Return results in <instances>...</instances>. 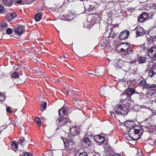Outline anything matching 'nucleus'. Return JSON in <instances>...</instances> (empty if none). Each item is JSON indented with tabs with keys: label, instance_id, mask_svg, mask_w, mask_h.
<instances>
[{
	"label": "nucleus",
	"instance_id": "f257e3e1",
	"mask_svg": "<svg viewBox=\"0 0 156 156\" xmlns=\"http://www.w3.org/2000/svg\"><path fill=\"white\" fill-rule=\"evenodd\" d=\"M61 139H62L64 142L65 147L67 150H70L73 149L75 147V144L77 142L78 140L77 138L75 139L74 136L68 137V139L61 137Z\"/></svg>",
	"mask_w": 156,
	"mask_h": 156
},
{
	"label": "nucleus",
	"instance_id": "f03ea898",
	"mask_svg": "<svg viewBox=\"0 0 156 156\" xmlns=\"http://www.w3.org/2000/svg\"><path fill=\"white\" fill-rule=\"evenodd\" d=\"M121 101L118 105V106L115 108V113L118 115H122L123 116H125L129 112L127 105L125 104L122 105L123 102L121 104Z\"/></svg>",
	"mask_w": 156,
	"mask_h": 156
},
{
	"label": "nucleus",
	"instance_id": "7ed1b4c3",
	"mask_svg": "<svg viewBox=\"0 0 156 156\" xmlns=\"http://www.w3.org/2000/svg\"><path fill=\"white\" fill-rule=\"evenodd\" d=\"M67 122V118L66 117L61 116L58 118V119L56 120V123L58 124V126L56 130V133H59L60 131L63 133H64V131L62 130L61 129L59 130L60 129H58V126L61 127L64 126Z\"/></svg>",
	"mask_w": 156,
	"mask_h": 156
},
{
	"label": "nucleus",
	"instance_id": "20e7f679",
	"mask_svg": "<svg viewBox=\"0 0 156 156\" xmlns=\"http://www.w3.org/2000/svg\"><path fill=\"white\" fill-rule=\"evenodd\" d=\"M70 133L71 135L69 136V137L74 136L75 139L77 138V140H78L79 136H78L80 131V129L79 126H75L72 127L69 129Z\"/></svg>",
	"mask_w": 156,
	"mask_h": 156
},
{
	"label": "nucleus",
	"instance_id": "39448f33",
	"mask_svg": "<svg viewBox=\"0 0 156 156\" xmlns=\"http://www.w3.org/2000/svg\"><path fill=\"white\" fill-rule=\"evenodd\" d=\"M94 141L98 143V145H101L102 144L107 145L108 141L105 140V138L100 134L95 136H94Z\"/></svg>",
	"mask_w": 156,
	"mask_h": 156
},
{
	"label": "nucleus",
	"instance_id": "423d86ee",
	"mask_svg": "<svg viewBox=\"0 0 156 156\" xmlns=\"http://www.w3.org/2000/svg\"><path fill=\"white\" fill-rule=\"evenodd\" d=\"M84 8L86 12H90L89 13H87V14H89V15H95V16H95L96 18L99 17L98 15L96 13V9L93 5H89L86 6V7Z\"/></svg>",
	"mask_w": 156,
	"mask_h": 156
},
{
	"label": "nucleus",
	"instance_id": "0eeeda50",
	"mask_svg": "<svg viewBox=\"0 0 156 156\" xmlns=\"http://www.w3.org/2000/svg\"><path fill=\"white\" fill-rule=\"evenodd\" d=\"M91 143V140L87 137L83 138L80 141L81 145L85 148H88L90 145Z\"/></svg>",
	"mask_w": 156,
	"mask_h": 156
},
{
	"label": "nucleus",
	"instance_id": "6e6552de",
	"mask_svg": "<svg viewBox=\"0 0 156 156\" xmlns=\"http://www.w3.org/2000/svg\"><path fill=\"white\" fill-rule=\"evenodd\" d=\"M129 34V31L127 30H123L119 34L118 38L120 40H124L128 38Z\"/></svg>",
	"mask_w": 156,
	"mask_h": 156
},
{
	"label": "nucleus",
	"instance_id": "1a4fd4ad",
	"mask_svg": "<svg viewBox=\"0 0 156 156\" xmlns=\"http://www.w3.org/2000/svg\"><path fill=\"white\" fill-rule=\"evenodd\" d=\"M148 55L151 58L156 57V48H151L148 50Z\"/></svg>",
	"mask_w": 156,
	"mask_h": 156
},
{
	"label": "nucleus",
	"instance_id": "9d476101",
	"mask_svg": "<svg viewBox=\"0 0 156 156\" xmlns=\"http://www.w3.org/2000/svg\"><path fill=\"white\" fill-rule=\"evenodd\" d=\"M119 28H114L111 29V31L109 34V37L112 38H114L118 34L119 32Z\"/></svg>",
	"mask_w": 156,
	"mask_h": 156
},
{
	"label": "nucleus",
	"instance_id": "9b49d317",
	"mask_svg": "<svg viewBox=\"0 0 156 156\" xmlns=\"http://www.w3.org/2000/svg\"><path fill=\"white\" fill-rule=\"evenodd\" d=\"M121 45H122V48L119 50V52H124L127 50L129 48L130 46L128 43H122L119 44L118 47Z\"/></svg>",
	"mask_w": 156,
	"mask_h": 156
},
{
	"label": "nucleus",
	"instance_id": "f8f14e48",
	"mask_svg": "<svg viewBox=\"0 0 156 156\" xmlns=\"http://www.w3.org/2000/svg\"><path fill=\"white\" fill-rule=\"evenodd\" d=\"M109 42L106 38L102 39L98 44V46L101 47V48L103 49L108 46Z\"/></svg>",
	"mask_w": 156,
	"mask_h": 156
},
{
	"label": "nucleus",
	"instance_id": "ddd939ff",
	"mask_svg": "<svg viewBox=\"0 0 156 156\" xmlns=\"http://www.w3.org/2000/svg\"><path fill=\"white\" fill-rule=\"evenodd\" d=\"M24 26L20 25H17V27L15 28V31L17 35H20L23 32Z\"/></svg>",
	"mask_w": 156,
	"mask_h": 156
},
{
	"label": "nucleus",
	"instance_id": "4468645a",
	"mask_svg": "<svg viewBox=\"0 0 156 156\" xmlns=\"http://www.w3.org/2000/svg\"><path fill=\"white\" fill-rule=\"evenodd\" d=\"M125 126L128 128L131 129V128L136 127L135 121H127L124 123Z\"/></svg>",
	"mask_w": 156,
	"mask_h": 156
},
{
	"label": "nucleus",
	"instance_id": "2eb2a0df",
	"mask_svg": "<svg viewBox=\"0 0 156 156\" xmlns=\"http://www.w3.org/2000/svg\"><path fill=\"white\" fill-rule=\"evenodd\" d=\"M148 15L146 12L143 13L138 18V20L140 22H143L145 21L147 19Z\"/></svg>",
	"mask_w": 156,
	"mask_h": 156
},
{
	"label": "nucleus",
	"instance_id": "dca6fc26",
	"mask_svg": "<svg viewBox=\"0 0 156 156\" xmlns=\"http://www.w3.org/2000/svg\"><path fill=\"white\" fill-rule=\"evenodd\" d=\"M143 96H141V95H139L138 97L139 100V102L140 104V105H138V108H142L143 107L144 105H140L144 103V102L145 101V98L143 97V96H144V95L142 94Z\"/></svg>",
	"mask_w": 156,
	"mask_h": 156
},
{
	"label": "nucleus",
	"instance_id": "f3484780",
	"mask_svg": "<svg viewBox=\"0 0 156 156\" xmlns=\"http://www.w3.org/2000/svg\"><path fill=\"white\" fill-rule=\"evenodd\" d=\"M68 111L66 108L62 107L58 110L59 115L62 117L63 116L66 115L67 114Z\"/></svg>",
	"mask_w": 156,
	"mask_h": 156
},
{
	"label": "nucleus",
	"instance_id": "a211bd4d",
	"mask_svg": "<svg viewBox=\"0 0 156 156\" xmlns=\"http://www.w3.org/2000/svg\"><path fill=\"white\" fill-rule=\"evenodd\" d=\"M17 14L15 12L11 13L8 14L6 16V19L7 21L10 22L13 18L16 17Z\"/></svg>",
	"mask_w": 156,
	"mask_h": 156
},
{
	"label": "nucleus",
	"instance_id": "6ab92c4d",
	"mask_svg": "<svg viewBox=\"0 0 156 156\" xmlns=\"http://www.w3.org/2000/svg\"><path fill=\"white\" fill-rule=\"evenodd\" d=\"M103 75V70L100 68H97L95 70V76H99Z\"/></svg>",
	"mask_w": 156,
	"mask_h": 156
},
{
	"label": "nucleus",
	"instance_id": "aec40b11",
	"mask_svg": "<svg viewBox=\"0 0 156 156\" xmlns=\"http://www.w3.org/2000/svg\"><path fill=\"white\" fill-rule=\"evenodd\" d=\"M156 74V65L153 66L152 68L149 70L148 75L150 76H152Z\"/></svg>",
	"mask_w": 156,
	"mask_h": 156
},
{
	"label": "nucleus",
	"instance_id": "412c9836",
	"mask_svg": "<svg viewBox=\"0 0 156 156\" xmlns=\"http://www.w3.org/2000/svg\"><path fill=\"white\" fill-rule=\"evenodd\" d=\"M147 93L148 95H150L152 98H154L156 97V90L155 89H149Z\"/></svg>",
	"mask_w": 156,
	"mask_h": 156
},
{
	"label": "nucleus",
	"instance_id": "4be33fe9",
	"mask_svg": "<svg viewBox=\"0 0 156 156\" xmlns=\"http://www.w3.org/2000/svg\"><path fill=\"white\" fill-rule=\"evenodd\" d=\"M143 129L139 126H137V135L139 136L137 138V140L140 138V136L143 133Z\"/></svg>",
	"mask_w": 156,
	"mask_h": 156
},
{
	"label": "nucleus",
	"instance_id": "5701e85b",
	"mask_svg": "<svg viewBox=\"0 0 156 156\" xmlns=\"http://www.w3.org/2000/svg\"><path fill=\"white\" fill-rule=\"evenodd\" d=\"M11 149L15 151L17 150L18 148V145L17 142L15 141H12L11 143Z\"/></svg>",
	"mask_w": 156,
	"mask_h": 156
},
{
	"label": "nucleus",
	"instance_id": "b1692460",
	"mask_svg": "<svg viewBox=\"0 0 156 156\" xmlns=\"http://www.w3.org/2000/svg\"><path fill=\"white\" fill-rule=\"evenodd\" d=\"M135 90L133 88H128L126 90V93L128 95H131L135 93Z\"/></svg>",
	"mask_w": 156,
	"mask_h": 156
},
{
	"label": "nucleus",
	"instance_id": "393cba45",
	"mask_svg": "<svg viewBox=\"0 0 156 156\" xmlns=\"http://www.w3.org/2000/svg\"><path fill=\"white\" fill-rule=\"evenodd\" d=\"M138 58V61L140 64L144 63L147 59L146 58L145 56H139Z\"/></svg>",
	"mask_w": 156,
	"mask_h": 156
},
{
	"label": "nucleus",
	"instance_id": "a878e982",
	"mask_svg": "<svg viewBox=\"0 0 156 156\" xmlns=\"http://www.w3.org/2000/svg\"><path fill=\"white\" fill-rule=\"evenodd\" d=\"M42 15L40 12L36 14L34 16L35 20L37 22L40 21L42 18Z\"/></svg>",
	"mask_w": 156,
	"mask_h": 156
},
{
	"label": "nucleus",
	"instance_id": "bb28decb",
	"mask_svg": "<svg viewBox=\"0 0 156 156\" xmlns=\"http://www.w3.org/2000/svg\"><path fill=\"white\" fill-rule=\"evenodd\" d=\"M3 2L6 5L10 6L12 4L13 0H3Z\"/></svg>",
	"mask_w": 156,
	"mask_h": 156
},
{
	"label": "nucleus",
	"instance_id": "cd10ccee",
	"mask_svg": "<svg viewBox=\"0 0 156 156\" xmlns=\"http://www.w3.org/2000/svg\"><path fill=\"white\" fill-rule=\"evenodd\" d=\"M136 127H134L131 128L129 130V133L130 134H134L135 135L136 134V129L135 128Z\"/></svg>",
	"mask_w": 156,
	"mask_h": 156
},
{
	"label": "nucleus",
	"instance_id": "c85d7f7f",
	"mask_svg": "<svg viewBox=\"0 0 156 156\" xmlns=\"http://www.w3.org/2000/svg\"><path fill=\"white\" fill-rule=\"evenodd\" d=\"M139 28L140 30L141 31H138L137 30V37L138 36H141L145 34V32L144 31L142 28L139 27Z\"/></svg>",
	"mask_w": 156,
	"mask_h": 156
},
{
	"label": "nucleus",
	"instance_id": "c756f323",
	"mask_svg": "<svg viewBox=\"0 0 156 156\" xmlns=\"http://www.w3.org/2000/svg\"><path fill=\"white\" fill-rule=\"evenodd\" d=\"M36 1V0H24L23 2H22L21 3L22 4H30Z\"/></svg>",
	"mask_w": 156,
	"mask_h": 156
},
{
	"label": "nucleus",
	"instance_id": "7c9ffc66",
	"mask_svg": "<svg viewBox=\"0 0 156 156\" xmlns=\"http://www.w3.org/2000/svg\"><path fill=\"white\" fill-rule=\"evenodd\" d=\"M74 16H75L71 13H68L67 15L68 20H73L74 18Z\"/></svg>",
	"mask_w": 156,
	"mask_h": 156
},
{
	"label": "nucleus",
	"instance_id": "2f4dec72",
	"mask_svg": "<svg viewBox=\"0 0 156 156\" xmlns=\"http://www.w3.org/2000/svg\"><path fill=\"white\" fill-rule=\"evenodd\" d=\"M146 88L147 89L150 88H155L156 89V84H148L146 86Z\"/></svg>",
	"mask_w": 156,
	"mask_h": 156
},
{
	"label": "nucleus",
	"instance_id": "473e14b6",
	"mask_svg": "<svg viewBox=\"0 0 156 156\" xmlns=\"http://www.w3.org/2000/svg\"><path fill=\"white\" fill-rule=\"evenodd\" d=\"M47 103L45 101L42 103L41 106V108L43 109V110H41L42 111H44L47 107Z\"/></svg>",
	"mask_w": 156,
	"mask_h": 156
},
{
	"label": "nucleus",
	"instance_id": "72a5a7b5",
	"mask_svg": "<svg viewBox=\"0 0 156 156\" xmlns=\"http://www.w3.org/2000/svg\"><path fill=\"white\" fill-rule=\"evenodd\" d=\"M127 94L126 93H122L121 95V99L122 101H123L124 100H126V99L127 97Z\"/></svg>",
	"mask_w": 156,
	"mask_h": 156
},
{
	"label": "nucleus",
	"instance_id": "f704fd0d",
	"mask_svg": "<svg viewBox=\"0 0 156 156\" xmlns=\"http://www.w3.org/2000/svg\"><path fill=\"white\" fill-rule=\"evenodd\" d=\"M35 122L37 123V124L39 126H41V119L39 118L36 117L34 119Z\"/></svg>",
	"mask_w": 156,
	"mask_h": 156
},
{
	"label": "nucleus",
	"instance_id": "c9c22d12",
	"mask_svg": "<svg viewBox=\"0 0 156 156\" xmlns=\"http://www.w3.org/2000/svg\"><path fill=\"white\" fill-rule=\"evenodd\" d=\"M35 73H36L37 75H44V72L40 69L36 70H35Z\"/></svg>",
	"mask_w": 156,
	"mask_h": 156
},
{
	"label": "nucleus",
	"instance_id": "e433bc0d",
	"mask_svg": "<svg viewBox=\"0 0 156 156\" xmlns=\"http://www.w3.org/2000/svg\"><path fill=\"white\" fill-rule=\"evenodd\" d=\"M132 51L131 50H128L126 52H123V53H122L121 56H124L127 55H129V54L131 53Z\"/></svg>",
	"mask_w": 156,
	"mask_h": 156
},
{
	"label": "nucleus",
	"instance_id": "4c0bfd02",
	"mask_svg": "<svg viewBox=\"0 0 156 156\" xmlns=\"http://www.w3.org/2000/svg\"><path fill=\"white\" fill-rule=\"evenodd\" d=\"M25 141L24 138L23 137H22L21 139L18 142V143L19 144L23 146L25 144Z\"/></svg>",
	"mask_w": 156,
	"mask_h": 156
},
{
	"label": "nucleus",
	"instance_id": "58836bf2",
	"mask_svg": "<svg viewBox=\"0 0 156 156\" xmlns=\"http://www.w3.org/2000/svg\"><path fill=\"white\" fill-rule=\"evenodd\" d=\"M19 76L16 72H15L12 74V77L13 78H18L19 77Z\"/></svg>",
	"mask_w": 156,
	"mask_h": 156
},
{
	"label": "nucleus",
	"instance_id": "ea45409f",
	"mask_svg": "<svg viewBox=\"0 0 156 156\" xmlns=\"http://www.w3.org/2000/svg\"><path fill=\"white\" fill-rule=\"evenodd\" d=\"M5 98V96L2 93L0 94V101H3Z\"/></svg>",
	"mask_w": 156,
	"mask_h": 156
},
{
	"label": "nucleus",
	"instance_id": "a19ab883",
	"mask_svg": "<svg viewBox=\"0 0 156 156\" xmlns=\"http://www.w3.org/2000/svg\"><path fill=\"white\" fill-rule=\"evenodd\" d=\"M156 141H154L152 139H149L148 140V142L149 144L151 145H154V144H156Z\"/></svg>",
	"mask_w": 156,
	"mask_h": 156
},
{
	"label": "nucleus",
	"instance_id": "79ce46f5",
	"mask_svg": "<svg viewBox=\"0 0 156 156\" xmlns=\"http://www.w3.org/2000/svg\"><path fill=\"white\" fill-rule=\"evenodd\" d=\"M103 87H101L100 88L99 92L100 94L104 96L105 94V90L103 89Z\"/></svg>",
	"mask_w": 156,
	"mask_h": 156
},
{
	"label": "nucleus",
	"instance_id": "37998d69",
	"mask_svg": "<svg viewBox=\"0 0 156 156\" xmlns=\"http://www.w3.org/2000/svg\"><path fill=\"white\" fill-rule=\"evenodd\" d=\"M78 156H88L87 153L85 151H83L82 152H80L79 153V154Z\"/></svg>",
	"mask_w": 156,
	"mask_h": 156
},
{
	"label": "nucleus",
	"instance_id": "c03bdc74",
	"mask_svg": "<svg viewBox=\"0 0 156 156\" xmlns=\"http://www.w3.org/2000/svg\"><path fill=\"white\" fill-rule=\"evenodd\" d=\"M145 81L144 80H142L140 81L139 85L141 86H143L145 83Z\"/></svg>",
	"mask_w": 156,
	"mask_h": 156
},
{
	"label": "nucleus",
	"instance_id": "a18cd8bd",
	"mask_svg": "<svg viewBox=\"0 0 156 156\" xmlns=\"http://www.w3.org/2000/svg\"><path fill=\"white\" fill-rule=\"evenodd\" d=\"M122 59L124 60H129L130 59V57L129 55H127L124 56H122Z\"/></svg>",
	"mask_w": 156,
	"mask_h": 156
},
{
	"label": "nucleus",
	"instance_id": "49530a36",
	"mask_svg": "<svg viewBox=\"0 0 156 156\" xmlns=\"http://www.w3.org/2000/svg\"><path fill=\"white\" fill-rule=\"evenodd\" d=\"M23 154H24V156H33V154L30 153L28 152H23Z\"/></svg>",
	"mask_w": 156,
	"mask_h": 156
},
{
	"label": "nucleus",
	"instance_id": "de8ad7c7",
	"mask_svg": "<svg viewBox=\"0 0 156 156\" xmlns=\"http://www.w3.org/2000/svg\"><path fill=\"white\" fill-rule=\"evenodd\" d=\"M107 155L110 156L112 155L113 153V151L112 150L109 149L107 151Z\"/></svg>",
	"mask_w": 156,
	"mask_h": 156
},
{
	"label": "nucleus",
	"instance_id": "09e8293b",
	"mask_svg": "<svg viewBox=\"0 0 156 156\" xmlns=\"http://www.w3.org/2000/svg\"><path fill=\"white\" fill-rule=\"evenodd\" d=\"M6 32L8 34H11L12 33V30L11 28H8L6 30Z\"/></svg>",
	"mask_w": 156,
	"mask_h": 156
},
{
	"label": "nucleus",
	"instance_id": "8fccbe9b",
	"mask_svg": "<svg viewBox=\"0 0 156 156\" xmlns=\"http://www.w3.org/2000/svg\"><path fill=\"white\" fill-rule=\"evenodd\" d=\"M130 95H127V97L126 98V102H127L128 101H131V97L129 96Z\"/></svg>",
	"mask_w": 156,
	"mask_h": 156
},
{
	"label": "nucleus",
	"instance_id": "3c124183",
	"mask_svg": "<svg viewBox=\"0 0 156 156\" xmlns=\"http://www.w3.org/2000/svg\"><path fill=\"white\" fill-rule=\"evenodd\" d=\"M6 111L7 112H8L10 113H12V112L11 110L10 107H8L6 108Z\"/></svg>",
	"mask_w": 156,
	"mask_h": 156
},
{
	"label": "nucleus",
	"instance_id": "603ef678",
	"mask_svg": "<svg viewBox=\"0 0 156 156\" xmlns=\"http://www.w3.org/2000/svg\"><path fill=\"white\" fill-rule=\"evenodd\" d=\"M4 9V7L2 5H0V13L2 12Z\"/></svg>",
	"mask_w": 156,
	"mask_h": 156
},
{
	"label": "nucleus",
	"instance_id": "864d4df0",
	"mask_svg": "<svg viewBox=\"0 0 156 156\" xmlns=\"http://www.w3.org/2000/svg\"><path fill=\"white\" fill-rule=\"evenodd\" d=\"M14 2L18 4H20L22 3V0H13Z\"/></svg>",
	"mask_w": 156,
	"mask_h": 156
},
{
	"label": "nucleus",
	"instance_id": "5fc2aeb1",
	"mask_svg": "<svg viewBox=\"0 0 156 156\" xmlns=\"http://www.w3.org/2000/svg\"><path fill=\"white\" fill-rule=\"evenodd\" d=\"M119 26V24H116L113 25V26L112 27V28H111V29H112L114 28H118V27Z\"/></svg>",
	"mask_w": 156,
	"mask_h": 156
},
{
	"label": "nucleus",
	"instance_id": "6e6d98bb",
	"mask_svg": "<svg viewBox=\"0 0 156 156\" xmlns=\"http://www.w3.org/2000/svg\"><path fill=\"white\" fill-rule=\"evenodd\" d=\"M67 58V57L66 56L65 54H63L62 56H61V59H62V58Z\"/></svg>",
	"mask_w": 156,
	"mask_h": 156
},
{
	"label": "nucleus",
	"instance_id": "4d7b16f0",
	"mask_svg": "<svg viewBox=\"0 0 156 156\" xmlns=\"http://www.w3.org/2000/svg\"><path fill=\"white\" fill-rule=\"evenodd\" d=\"M112 156H121L119 154H115L112 155Z\"/></svg>",
	"mask_w": 156,
	"mask_h": 156
},
{
	"label": "nucleus",
	"instance_id": "13d9d810",
	"mask_svg": "<svg viewBox=\"0 0 156 156\" xmlns=\"http://www.w3.org/2000/svg\"><path fill=\"white\" fill-rule=\"evenodd\" d=\"M88 76L90 75H91L93 77V76L95 75V74H94L93 73H88L87 74Z\"/></svg>",
	"mask_w": 156,
	"mask_h": 156
},
{
	"label": "nucleus",
	"instance_id": "bf43d9fd",
	"mask_svg": "<svg viewBox=\"0 0 156 156\" xmlns=\"http://www.w3.org/2000/svg\"><path fill=\"white\" fill-rule=\"evenodd\" d=\"M44 156H51L49 154H46L45 155H44Z\"/></svg>",
	"mask_w": 156,
	"mask_h": 156
},
{
	"label": "nucleus",
	"instance_id": "052dcab7",
	"mask_svg": "<svg viewBox=\"0 0 156 156\" xmlns=\"http://www.w3.org/2000/svg\"><path fill=\"white\" fill-rule=\"evenodd\" d=\"M56 82H57L58 83H60V82H61L59 80H58V79H57V81H56Z\"/></svg>",
	"mask_w": 156,
	"mask_h": 156
},
{
	"label": "nucleus",
	"instance_id": "680f3d73",
	"mask_svg": "<svg viewBox=\"0 0 156 156\" xmlns=\"http://www.w3.org/2000/svg\"><path fill=\"white\" fill-rule=\"evenodd\" d=\"M136 27H135L134 29H132V30H136Z\"/></svg>",
	"mask_w": 156,
	"mask_h": 156
},
{
	"label": "nucleus",
	"instance_id": "e2e57ef3",
	"mask_svg": "<svg viewBox=\"0 0 156 156\" xmlns=\"http://www.w3.org/2000/svg\"><path fill=\"white\" fill-rule=\"evenodd\" d=\"M64 2V3L63 4H65V3H66V2H65V0H64V2Z\"/></svg>",
	"mask_w": 156,
	"mask_h": 156
},
{
	"label": "nucleus",
	"instance_id": "0e129e2a",
	"mask_svg": "<svg viewBox=\"0 0 156 156\" xmlns=\"http://www.w3.org/2000/svg\"><path fill=\"white\" fill-rule=\"evenodd\" d=\"M76 152H78V151H75V154H76Z\"/></svg>",
	"mask_w": 156,
	"mask_h": 156
},
{
	"label": "nucleus",
	"instance_id": "69168bd1",
	"mask_svg": "<svg viewBox=\"0 0 156 156\" xmlns=\"http://www.w3.org/2000/svg\"><path fill=\"white\" fill-rule=\"evenodd\" d=\"M89 76H90V77H92V75H90Z\"/></svg>",
	"mask_w": 156,
	"mask_h": 156
},
{
	"label": "nucleus",
	"instance_id": "338daca9",
	"mask_svg": "<svg viewBox=\"0 0 156 156\" xmlns=\"http://www.w3.org/2000/svg\"><path fill=\"white\" fill-rule=\"evenodd\" d=\"M80 0V1H84V0Z\"/></svg>",
	"mask_w": 156,
	"mask_h": 156
},
{
	"label": "nucleus",
	"instance_id": "774afa93",
	"mask_svg": "<svg viewBox=\"0 0 156 156\" xmlns=\"http://www.w3.org/2000/svg\"><path fill=\"white\" fill-rule=\"evenodd\" d=\"M62 6V5H60L59 8H60V7H61Z\"/></svg>",
	"mask_w": 156,
	"mask_h": 156
}]
</instances>
